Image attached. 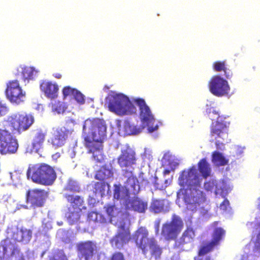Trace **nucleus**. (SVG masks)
Wrapping results in <instances>:
<instances>
[{"mask_svg": "<svg viewBox=\"0 0 260 260\" xmlns=\"http://www.w3.org/2000/svg\"><path fill=\"white\" fill-rule=\"evenodd\" d=\"M52 109L53 111L60 113L63 111V106L61 103L59 102H55L52 105Z\"/></svg>", "mask_w": 260, "mask_h": 260, "instance_id": "obj_44", "label": "nucleus"}, {"mask_svg": "<svg viewBox=\"0 0 260 260\" xmlns=\"http://www.w3.org/2000/svg\"><path fill=\"white\" fill-rule=\"evenodd\" d=\"M27 177L35 183L51 185L57 175L52 167L46 164H41L29 166L27 170Z\"/></svg>", "mask_w": 260, "mask_h": 260, "instance_id": "obj_3", "label": "nucleus"}, {"mask_svg": "<svg viewBox=\"0 0 260 260\" xmlns=\"http://www.w3.org/2000/svg\"><path fill=\"white\" fill-rule=\"evenodd\" d=\"M53 76L57 79H60L62 75L60 73H55L53 74Z\"/></svg>", "mask_w": 260, "mask_h": 260, "instance_id": "obj_49", "label": "nucleus"}, {"mask_svg": "<svg viewBox=\"0 0 260 260\" xmlns=\"http://www.w3.org/2000/svg\"><path fill=\"white\" fill-rule=\"evenodd\" d=\"M74 99L79 104H83L84 103L85 99L84 95L78 90L76 89L73 95Z\"/></svg>", "mask_w": 260, "mask_h": 260, "instance_id": "obj_43", "label": "nucleus"}, {"mask_svg": "<svg viewBox=\"0 0 260 260\" xmlns=\"http://www.w3.org/2000/svg\"><path fill=\"white\" fill-rule=\"evenodd\" d=\"M64 190L70 192H79L81 191V188L76 181L71 179L68 180L64 187Z\"/></svg>", "mask_w": 260, "mask_h": 260, "instance_id": "obj_38", "label": "nucleus"}, {"mask_svg": "<svg viewBox=\"0 0 260 260\" xmlns=\"http://www.w3.org/2000/svg\"><path fill=\"white\" fill-rule=\"evenodd\" d=\"M137 158L135 151L127 148L121 150L120 154L117 157V163L120 168H131L136 164Z\"/></svg>", "mask_w": 260, "mask_h": 260, "instance_id": "obj_19", "label": "nucleus"}, {"mask_svg": "<svg viewBox=\"0 0 260 260\" xmlns=\"http://www.w3.org/2000/svg\"><path fill=\"white\" fill-rule=\"evenodd\" d=\"M198 260H213L211 257L209 256H207L205 258H201L198 259Z\"/></svg>", "mask_w": 260, "mask_h": 260, "instance_id": "obj_50", "label": "nucleus"}, {"mask_svg": "<svg viewBox=\"0 0 260 260\" xmlns=\"http://www.w3.org/2000/svg\"><path fill=\"white\" fill-rule=\"evenodd\" d=\"M95 246L91 241L79 243L78 250L85 260H89L93 256Z\"/></svg>", "mask_w": 260, "mask_h": 260, "instance_id": "obj_23", "label": "nucleus"}, {"mask_svg": "<svg viewBox=\"0 0 260 260\" xmlns=\"http://www.w3.org/2000/svg\"><path fill=\"white\" fill-rule=\"evenodd\" d=\"M71 134L72 131L64 127L57 128L51 139L52 144L56 147L64 145L69 136Z\"/></svg>", "mask_w": 260, "mask_h": 260, "instance_id": "obj_22", "label": "nucleus"}, {"mask_svg": "<svg viewBox=\"0 0 260 260\" xmlns=\"http://www.w3.org/2000/svg\"><path fill=\"white\" fill-rule=\"evenodd\" d=\"M213 69L217 72H223V75L227 79L231 78L233 76V73L229 69L225 60L216 61L213 63Z\"/></svg>", "mask_w": 260, "mask_h": 260, "instance_id": "obj_26", "label": "nucleus"}, {"mask_svg": "<svg viewBox=\"0 0 260 260\" xmlns=\"http://www.w3.org/2000/svg\"><path fill=\"white\" fill-rule=\"evenodd\" d=\"M113 172L106 166H103L96 172L95 178L101 181H104L110 178L113 177Z\"/></svg>", "mask_w": 260, "mask_h": 260, "instance_id": "obj_28", "label": "nucleus"}, {"mask_svg": "<svg viewBox=\"0 0 260 260\" xmlns=\"http://www.w3.org/2000/svg\"><path fill=\"white\" fill-rule=\"evenodd\" d=\"M109 260H125L124 254L119 251L114 252L111 255Z\"/></svg>", "mask_w": 260, "mask_h": 260, "instance_id": "obj_45", "label": "nucleus"}, {"mask_svg": "<svg viewBox=\"0 0 260 260\" xmlns=\"http://www.w3.org/2000/svg\"><path fill=\"white\" fill-rule=\"evenodd\" d=\"M48 197V192L45 189H29L26 192L25 202L34 209L40 208L44 206Z\"/></svg>", "mask_w": 260, "mask_h": 260, "instance_id": "obj_9", "label": "nucleus"}, {"mask_svg": "<svg viewBox=\"0 0 260 260\" xmlns=\"http://www.w3.org/2000/svg\"><path fill=\"white\" fill-rule=\"evenodd\" d=\"M12 257L15 260H24L23 254L12 243L11 239L7 238L0 244V260H11Z\"/></svg>", "mask_w": 260, "mask_h": 260, "instance_id": "obj_11", "label": "nucleus"}, {"mask_svg": "<svg viewBox=\"0 0 260 260\" xmlns=\"http://www.w3.org/2000/svg\"><path fill=\"white\" fill-rule=\"evenodd\" d=\"M179 185L187 188L199 187L200 185L199 177L194 166L181 172L178 178Z\"/></svg>", "mask_w": 260, "mask_h": 260, "instance_id": "obj_12", "label": "nucleus"}, {"mask_svg": "<svg viewBox=\"0 0 260 260\" xmlns=\"http://www.w3.org/2000/svg\"><path fill=\"white\" fill-rule=\"evenodd\" d=\"M154 185L157 188H160L161 186H159V184L158 183L156 182V181L155 182Z\"/></svg>", "mask_w": 260, "mask_h": 260, "instance_id": "obj_52", "label": "nucleus"}, {"mask_svg": "<svg viewBox=\"0 0 260 260\" xmlns=\"http://www.w3.org/2000/svg\"><path fill=\"white\" fill-rule=\"evenodd\" d=\"M40 89L48 98L53 99L58 96L59 87L55 82L43 81L40 84Z\"/></svg>", "mask_w": 260, "mask_h": 260, "instance_id": "obj_21", "label": "nucleus"}, {"mask_svg": "<svg viewBox=\"0 0 260 260\" xmlns=\"http://www.w3.org/2000/svg\"><path fill=\"white\" fill-rule=\"evenodd\" d=\"M7 108L0 102V117L4 115ZM19 144L17 140L8 131L0 128V154H12L18 150Z\"/></svg>", "mask_w": 260, "mask_h": 260, "instance_id": "obj_7", "label": "nucleus"}, {"mask_svg": "<svg viewBox=\"0 0 260 260\" xmlns=\"http://www.w3.org/2000/svg\"><path fill=\"white\" fill-rule=\"evenodd\" d=\"M215 246H216L211 241L202 245L199 250L198 256H203L209 253L214 249Z\"/></svg>", "mask_w": 260, "mask_h": 260, "instance_id": "obj_37", "label": "nucleus"}, {"mask_svg": "<svg viewBox=\"0 0 260 260\" xmlns=\"http://www.w3.org/2000/svg\"><path fill=\"white\" fill-rule=\"evenodd\" d=\"M107 127L104 120L99 118L87 119L83 126V144L88 153H92L96 162L102 163L105 159L103 145L106 138Z\"/></svg>", "mask_w": 260, "mask_h": 260, "instance_id": "obj_1", "label": "nucleus"}, {"mask_svg": "<svg viewBox=\"0 0 260 260\" xmlns=\"http://www.w3.org/2000/svg\"><path fill=\"white\" fill-rule=\"evenodd\" d=\"M32 232L31 229L24 226L17 225L11 230V239L15 243H21L23 244L29 242L32 238Z\"/></svg>", "mask_w": 260, "mask_h": 260, "instance_id": "obj_18", "label": "nucleus"}, {"mask_svg": "<svg viewBox=\"0 0 260 260\" xmlns=\"http://www.w3.org/2000/svg\"><path fill=\"white\" fill-rule=\"evenodd\" d=\"M46 135V133L41 130L36 132L32 141V146L34 150H38L42 146Z\"/></svg>", "mask_w": 260, "mask_h": 260, "instance_id": "obj_27", "label": "nucleus"}, {"mask_svg": "<svg viewBox=\"0 0 260 260\" xmlns=\"http://www.w3.org/2000/svg\"><path fill=\"white\" fill-rule=\"evenodd\" d=\"M230 122L226 120V117L219 116L217 120L210 126V136L216 140L215 145L218 149H222L223 142L228 139V129Z\"/></svg>", "mask_w": 260, "mask_h": 260, "instance_id": "obj_8", "label": "nucleus"}, {"mask_svg": "<svg viewBox=\"0 0 260 260\" xmlns=\"http://www.w3.org/2000/svg\"><path fill=\"white\" fill-rule=\"evenodd\" d=\"M197 187L180 189L177 192V197L181 198L187 209L191 211H196L206 200L204 193Z\"/></svg>", "mask_w": 260, "mask_h": 260, "instance_id": "obj_6", "label": "nucleus"}, {"mask_svg": "<svg viewBox=\"0 0 260 260\" xmlns=\"http://www.w3.org/2000/svg\"><path fill=\"white\" fill-rule=\"evenodd\" d=\"M258 204L257 205V208L260 211V197L258 198Z\"/></svg>", "mask_w": 260, "mask_h": 260, "instance_id": "obj_53", "label": "nucleus"}, {"mask_svg": "<svg viewBox=\"0 0 260 260\" xmlns=\"http://www.w3.org/2000/svg\"><path fill=\"white\" fill-rule=\"evenodd\" d=\"M38 71L33 67H24L22 69L21 75L22 79L25 81L34 80Z\"/></svg>", "mask_w": 260, "mask_h": 260, "instance_id": "obj_31", "label": "nucleus"}, {"mask_svg": "<svg viewBox=\"0 0 260 260\" xmlns=\"http://www.w3.org/2000/svg\"><path fill=\"white\" fill-rule=\"evenodd\" d=\"M124 131L127 135H137L141 133L144 127L137 126L131 124L128 120H125L123 125Z\"/></svg>", "mask_w": 260, "mask_h": 260, "instance_id": "obj_32", "label": "nucleus"}, {"mask_svg": "<svg viewBox=\"0 0 260 260\" xmlns=\"http://www.w3.org/2000/svg\"><path fill=\"white\" fill-rule=\"evenodd\" d=\"M159 226V221H158L157 222V223L155 224V231H156V234H157L158 233Z\"/></svg>", "mask_w": 260, "mask_h": 260, "instance_id": "obj_48", "label": "nucleus"}, {"mask_svg": "<svg viewBox=\"0 0 260 260\" xmlns=\"http://www.w3.org/2000/svg\"><path fill=\"white\" fill-rule=\"evenodd\" d=\"M225 235V231L221 228H216L213 233L212 240L211 241L215 245H219Z\"/></svg>", "mask_w": 260, "mask_h": 260, "instance_id": "obj_34", "label": "nucleus"}, {"mask_svg": "<svg viewBox=\"0 0 260 260\" xmlns=\"http://www.w3.org/2000/svg\"><path fill=\"white\" fill-rule=\"evenodd\" d=\"M149 250H150L151 255L155 259H158L160 257L162 253V249L157 244L156 240L151 243V246L149 247Z\"/></svg>", "mask_w": 260, "mask_h": 260, "instance_id": "obj_36", "label": "nucleus"}, {"mask_svg": "<svg viewBox=\"0 0 260 260\" xmlns=\"http://www.w3.org/2000/svg\"><path fill=\"white\" fill-rule=\"evenodd\" d=\"M149 233L145 227L139 228L135 233L134 238L137 246L146 254L149 251L151 243L155 240L154 238H148Z\"/></svg>", "mask_w": 260, "mask_h": 260, "instance_id": "obj_16", "label": "nucleus"}, {"mask_svg": "<svg viewBox=\"0 0 260 260\" xmlns=\"http://www.w3.org/2000/svg\"><path fill=\"white\" fill-rule=\"evenodd\" d=\"M117 212L118 209H117L114 205H108L106 207V212L110 220H111V218L115 216V214Z\"/></svg>", "mask_w": 260, "mask_h": 260, "instance_id": "obj_41", "label": "nucleus"}, {"mask_svg": "<svg viewBox=\"0 0 260 260\" xmlns=\"http://www.w3.org/2000/svg\"><path fill=\"white\" fill-rule=\"evenodd\" d=\"M109 184L104 181L97 182L94 184V189L95 193L99 194L102 196L105 194L106 186Z\"/></svg>", "mask_w": 260, "mask_h": 260, "instance_id": "obj_39", "label": "nucleus"}, {"mask_svg": "<svg viewBox=\"0 0 260 260\" xmlns=\"http://www.w3.org/2000/svg\"><path fill=\"white\" fill-rule=\"evenodd\" d=\"M122 176L127 178L124 185L120 184L114 185L113 197L117 200H126L131 194H137L140 189L137 178L134 175L132 171L123 170Z\"/></svg>", "mask_w": 260, "mask_h": 260, "instance_id": "obj_4", "label": "nucleus"}, {"mask_svg": "<svg viewBox=\"0 0 260 260\" xmlns=\"http://www.w3.org/2000/svg\"><path fill=\"white\" fill-rule=\"evenodd\" d=\"M212 161L217 166H223L228 164L229 160L221 153L215 151L212 154Z\"/></svg>", "mask_w": 260, "mask_h": 260, "instance_id": "obj_33", "label": "nucleus"}, {"mask_svg": "<svg viewBox=\"0 0 260 260\" xmlns=\"http://www.w3.org/2000/svg\"><path fill=\"white\" fill-rule=\"evenodd\" d=\"M60 260H68L67 256L64 253L62 254L59 257Z\"/></svg>", "mask_w": 260, "mask_h": 260, "instance_id": "obj_47", "label": "nucleus"}, {"mask_svg": "<svg viewBox=\"0 0 260 260\" xmlns=\"http://www.w3.org/2000/svg\"><path fill=\"white\" fill-rule=\"evenodd\" d=\"M230 205L229 201L227 199H225L220 204V208L223 210H226L228 207Z\"/></svg>", "mask_w": 260, "mask_h": 260, "instance_id": "obj_46", "label": "nucleus"}, {"mask_svg": "<svg viewBox=\"0 0 260 260\" xmlns=\"http://www.w3.org/2000/svg\"><path fill=\"white\" fill-rule=\"evenodd\" d=\"M130 239L131 234L129 230L125 228L124 225H121L118 233L111 240V243L113 246L120 249Z\"/></svg>", "mask_w": 260, "mask_h": 260, "instance_id": "obj_20", "label": "nucleus"}, {"mask_svg": "<svg viewBox=\"0 0 260 260\" xmlns=\"http://www.w3.org/2000/svg\"><path fill=\"white\" fill-rule=\"evenodd\" d=\"M147 202L137 198L129 201L125 205V209L142 213L145 212L147 209Z\"/></svg>", "mask_w": 260, "mask_h": 260, "instance_id": "obj_24", "label": "nucleus"}, {"mask_svg": "<svg viewBox=\"0 0 260 260\" xmlns=\"http://www.w3.org/2000/svg\"><path fill=\"white\" fill-rule=\"evenodd\" d=\"M204 188L207 191H212L214 189H215V193H217L219 189L217 188V182L215 180H209L204 183Z\"/></svg>", "mask_w": 260, "mask_h": 260, "instance_id": "obj_40", "label": "nucleus"}, {"mask_svg": "<svg viewBox=\"0 0 260 260\" xmlns=\"http://www.w3.org/2000/svg\"><path fill=\"white\" fill-rule=\"evenodd\" d=\"M198 167L199 171L205 179L210 176L211 169L206 158L201 159L198 164Z\"/></svg>", "mask_w": 260, "mask_h": 260, "instance_id": "obj_29", "label": "nucleus"}, {"mask_svg": "<svg viewBox=\"0 0 260 260\" xmlns=\"http://www.w3.org/2000/svg\"><path fill=\"white\" fill-rule=\"evenodd\" d=\"M106 103L111 112L118 115L136 113L135 106L127 96L122 94L109 95L106 99Z\"/></svg>", "mask_w": 260, "mask_h": 260, "instance_id": "obj_5", "label": "nucleus"}, {"mask_svg": "<svg viewBox=\"0 0 260 260\" xmlns=\"http://www.w3.org/2000/svg\"><path fill=\"white\" fill-rule=\"evenodd\" d=\"M87 218L90 221L100 223H105L107 222L106 218L103 215L94 211L88 213Z\"/></svg>", "mask_w": 260, "mask_h": 260, "instance_id": "obj_35", "label": "nucleus"}, {"mask_svg": "<svg viewBox=\"0 0 260 260\" xmlns=\"http://www.w3.org/2000/svg\"><path fill=\"white\" fill-rule=\"evenodd\" d=\"M254 250L260 253V221L255 223L252 235Z\"/></svg>", "mask_w": 260, "mask_h": 260, "instance_id": "obj_30", "label": "nucleus"}, {"mask_svg": "<svg viewBox=\"0 0 260 260\" xmlns=\"http://www.w3.org/2000/svg\"><path fill=\"white\" fill-rule=\"evenodd\" d=\"M208 87L210 91L218 97L228 94L230 87L228 81L218 75H214L210 79Z\"/></svg>", "mask_w": 260, "mask_h": 260, "instance_id": "obj_14", "label": "nucleus"}, {"mask_svg": "<svg viewBox=\"0 0 260 260\" xmlns=\"http://www.w3.org/2000/svg\"><path fill=\"white\" fill-rule=\"evenodd\" d=\"M6 93L12 103L17 104L23 102L25 96V92L23 91L17 80L9 82L7 84Z\"/></svg>", "mask_w": 260, "mask_h": 260, "instance_id": "obj_17", "label": "nucleus"}, {"mask_svg": "<svg viewBox=\"0 0 260 260\" xmlns=\"http://www.w3.org/2000/svg\"><path fill=\"white\" fill-rule=\"evenodd\" d=\"M76 90V89L71 88L69 86H65L62 89V94L64 98H66L68 96H73Z\"/></svg>", "mask_w": 260, "mask_h": 260, "instance_id": "obj_42", "label": "nucleus"}, {"mask_svg": "<svg viewBox=\"0 0 260 260\" xmlns=\"http://www.w3.org/2000/svg\"><path fill=\"white\" fill-rule=\"evenodd\" d=\"M170 207L165 199H152L150 206V210L154 213L167 212L169 211Z\"/></svg>", "mask_w": 260, "mask_h": 260, "instance_id": "obj_25", "label": "nucleus"}, {"mask_svg": "<svg viewBox=\"0 0 260 260\" xmlns=\"http://www.w3.org/2000/svg\"><path fill=\"white\" fill-rule=\"evenodd\" d=\"M170 173V170H169V169H165L164 171V175H167V174H169V173Z\"/></svg>", "mask_w": 260, "mask_h": 260, "instance_id": "obj_51", "label": "nucleus"}, {"mask_svg": "<svg viewBox=\"0 0 260 260\" xmlns=\"http://www.w3.org/2000/svg\"><path fill=\"white\" fill-rule=\"evenodd\" d=\"M184 227V223L180 217L173 214L170 221L166 222L162 225L161 235L167 241L175 240L174 247L183 249L185 245L191 243L195 238V232L190 226H187L181 236L176 240Z\"/></svg>", "mask_w": 260, "mask_h": 260, "instance_id": "obj_2", "label": "nucleus"}, {"mask_svg": "<svg viewBox=\"0 0 260 260\" xmlns=\"http://www.w3.org/2000/svg\"><path fill=\"white\" fill-rule=\"evenodd\" d=\"M134 102L139 107L140 117L141 121L147 125L148 132L152 133L157 130L158 126L157 124H154L155 119L145 100L143 99L138 98L135 99Z\"/></svg>", "mask_w": 260, "mask_h": 260, "instance_id": "obj_10", "label": "nucleus"}, {"mask_svg": "<svg viewBox=\"0 0 260 260\" xmlns=\"http://www.w3.org/2000/svg\"><path fill=\"white\" fill-rule=\"evenodd\" d=\"M64 197L74 209L73 212H69L68 213V219L71 220L72 222L77 221L80 218L79 213L82 209H86V207L84 205V201L83 197L78 195H73L68 193L64 194Z\"/></svg>", "mask_w": 260, "mask_h": 260, "instance_id": "obj_13", "label": "nucleus"}, {"mask_svg": "<svg viewBox=\"0 0 260 260\" xmlns=\"http://www.w3.org/2000/svg\"><path fill=\"white\" fill-rule=\"evenodd\" d=\"M34 117L30 115L20 114L16 115L11 120L10 126L13 133L21 134L27 130L34 123Z\"/></svg>", "mask_w": 260, "mask_h": 260, "instance_id": "obj_15", "label": "nucleus"}]
</instances>
